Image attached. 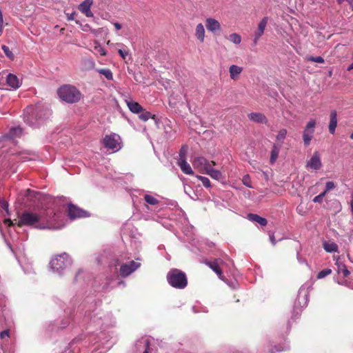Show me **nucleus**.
I'll use <instances>...</instances> for the list:
<instances>
[{
    "label": "nucleus",
    "instance_id": "1",
    "mask_svg": "<svg viewBox=\"0 0 353 353\" xmlns=\"http://www.w3.org/2000/svg\"><path fill=\"white\" fill-rule=\"evenodd\" d=\"M42 219L43 216L41 214H38L37 213L26 210L21 213L19 217L18 221L16 222L15 224L19 228L24 225L34 226L36 228L42 230L45 229L46 226L41 224L37 225L42 220Z\"/></svg>",
    "mask_w": 353,
    "mask_h": 353
},
{
    "label": "nucleus",
    "instance_id": "2",
    "mask_svg": "<svg viewBox=\"0 0 353 353\" xmlns=\"http://www.w3.org/2000/svg\"><path fill=\"white\" fill-rule=\"evenodd\" d=\"M59 97L68 103H76L79 102L82 94L80 91L74 85H63L57 90Z\"/></svg>",
    "mask_w": 353,
    "mask_h": 353
},
{
    "label": "nucleus",
    "instance_id": "3",
    "mask_svg": "<svg viewBox=\"0 0 353 353\" xmlns=\"http://www.w3.org/2000/svg\"><path fill=\"white\" fill-rule=\"evenodd\" d=\"M168 283L176 289H184L188 285V278L185 273L181 270L173 268L167 274Z\"/></svg>",
    "mask_w": 353,
    "mask_h": 353
},
{
    "label": "nucleus",
    "instance_id": "4",
    "mask_svg": "<svg viewBox=\"0 0 353 353\" xmlns=\"http://www.w3.org/2000/svg\"><path fill=\"white\" fill-rule=\"evenodd\" d=\"M70 258L69 255L64 252L61 254L57 255L50 261L51 268L55 271L63 270L68 264L70 263Z\"/></svg>",
    "mask_w": 353,
    "mask_h": 353
},
{
    "label": "nucleus",
    "instance_id": "5",
    "mask_svg": "<svg viewBox=\"0 0 353 353\" xmlns=\"http://www.w3.org/2000/svg\"><path fill=\"white\" fill-rule=\"evenodd\" d=\"M120 137L117 134L105 135L103 139V145L106 148L117 150L119 147Z\"/></svg>",
    "mask_w": 353,
    "mask_h": 353
},
{
    "label": "nucleus",
    "instance_id": "6",
    "mask_svg": "<svg viewBox=\"0 0 353 353\" xmlns=\"http://www.w3.org/2000/svg\"><path fill=\"white\" fill-rule=\"evenodd\" d=\"M141 265L140 263H137L134 261H131L128 263L121 264L119 269V274L121 277H127Z\"/></svg>",
    "mask_w": 353,
    "mask_h": 353
},
{
    "label": "nucleus",
    "instance_id": "7",
    "mask_svg": "<svg viewBox=\"0 0 353 353\" xmlns=\"http://www.w3.org/2000/svg\"><path fill=\"white\" fill-rule=\"evenodd\" d=\"M204 263L211 268L221 280H224V275L221 269V265L224 264V262L220 259H215L213 261L205 260Z\"/></svg>",
    "mask_w": 353,
    "mask_h": 353
},
{
    "label": "nucleus",
    "instance_id": "8",
    "mask_svg": "<svg viewBox=\"0 0 353 353\" xmlns=\"http://www.w3.org/2000/svg\"><path fill=\"white\" fill-rule=\"evenodd\" d=\"M68 215L71 219H74L76 218L85 217L87 216V213L85 211L80 209L77 206L73 204H69Z\"/></svg>",
    "mask_w": 353,
    "mask_h": 353
},
{
    "label": "nucleus",
    "instance_id": "9",
    "mask_svg": "<svg viewBox=\"0 0 353 353\" xmlns=\"http://www.w3.org/2000/svg\"><path fill=\"white\" fill-rule=\"evenodd\" d=\"M306 166L316 170L321 168L322 163L318 152H315L311 159L307 161Z\"/></svg>",
    "mask_w": 353,
    "mask_h": 353
},
{
    "label": "nucleus",
    "instance_id": "10",
    "mask_svg": "<svg viewBox=\"0 0 353 353\" xmlns=\"http://www.w3.org/2000/svg\"><path fill=\"white\" fill-rule=\"evenodd\" d=\"M93 4L92 0H84L79 6V10L88 17H92V12L90 10L92 5Z\"/></svg>",
    "mask_w": 353,
    "mask_h": 353
},
{
    "label": "nucleus",
    "instance_id": "11",
    "mask_svg": "<svg viewBox=\"0 0 353 353\" xmlns=\"http://www.w3.org/2000/svg\"><path fill=\"white\" fill-rule=\"evenodd\" d=\"M209 161L203 157H195L192 161V165L195 169L202 174H204V168Z\"/></svg>",
    "mask_w": 353,
    "mask_h": 353
},
{
    "label": "nucleus",
    "instance_id": "12",
    "mask_svg": "<svg viewBox=\"0 0 353 353\" xmlns=\"http://www.w3.org/2000/svg\"><path fill=\"white\" fill-rule=\"evenodd\" d=\"M248 117L250 121L258 123L267 124L268 121L265 115L261 112H252Z\"/></svg>",
    "mask_w": 353,
    "mask_h": 353
},
{
    "label": "nucleus",
    "instance_id": "13",
    "mask_svg": "<svg viewBox=\"0 0 353 353\" xmlns=\"http://www.w3.org/2000/svg\"><path fill=\"white\" fill-rule=\"evenodd\" d=\"M181 159H179L178 162V165L180 167L182 172L186 174L192 175L194 174V172L190 165V164L186 161V160L184 158H182L181 153L180 154Z\"/></svg>",
    "mask_w": 353,
    "mask_h": 353
},
{
    "label": "nucleus",
    "instance_id": "14",
    "mask_svg": "<svg viewBox=\"0 0 353 353\" xmlns=\"http://www.w3.org/2000/svg\"><path fill=\"white\" fill-rule=\"evenodd\" d=\"M247 218L249 221L258 223L261 226H265L268 224V221L266 219L261 217L256 214L249 213L247 215Z\"/></svg>",
    "mask_w": 353,
    "mask_h": 353
},
{
    "label": "nucleus",
    "instance_id": "15",
    "mask_svg": "<svg viewBox=\"0 0 353 353\" xmlns=\"http://www.w3.org/2000/svg\"><path fill=\"white\" fill-rule=\"evenodd\" d=\"M6 82L9 86L13 89L20 87L19 80L17 77L13 74H9L6 77Z\"/></svg>",
    "mask_w": 353,
    "mask_h": 353
},
{
    "label": "nucleus",
    "instance_id": "16",
    "mask_svg": "<svg viewBox=\"0 0 353 353\" xmlns=\"http://www.w3.org/2000/svg\"><path fill=\"white\" fill-rule=\"evenodd\" d=\"M337 125V114L335 110H332L330 113V121L329 124V132L333 134Z\"/></svg>",
    "mask_w": 353,
    "mask_h": 353
},
{
    "label": "nucleus",
    "instance_id": "17",
    "mask_svg": "<svg viewBox=\"0 0 353 353\" xmlns=\"http://www.w3.org/2000/svg\"><path fill=\"white\" fill-rule=\"evenodd\" d=\"M90 45L91 48H92V51L95 54H100L101 56L106 55V50L101 46V45L97 41H94L93 43Z\"/></svg>",
    "mask_w": 353,
    "mask_h": 353
},
{
    "label": "nucleus",
    "instance_id": "18",
    "mask_svg": "<svg viewBox=\"0 0 353 353\" xmlns=\"http://www.w3.org/2000/svg\"><path fill=\"white\" fill-rule=\"evenodd\" d=\"M323 249L329 253L338 252V245L333 241H325L323 243Z\"/></svg>",
    "mask_w": 353,
    "mask_h": 353
},
{
    "label": "nucleus",
    "instance_id": "19",
    "mask_svg": "<svg viewBox=\"0 0 353 353\" xmlns=\"http://www.w3.org/2000/svg\"><path fill=\"white\" fill-rule=\"evenodd\" d=\"M127 105L129 110L133 113H140L143 111L142 106L137 102L130 101H127Z\"/></svg>",
    "mask_w": 353,
    "mask_h": 353
},
{
    "label": "nucleus",
    "instance_id": "20",
    "mask_svg": "<svg viewBox=\"0 0 353 353\" xmlns=\"http://www.w3.org/2000/svg\"><path fill=\"white\" fill-rule=\"evenodd\" d=\"M266 23H259L258 29L254 32V45L257 44L258 40L263 35Z\"/></svg>",
    "mask_w": 353,
    "mask_h": 353
},
{
    "label": "nucleus",
    "instance_id": "21",
    "mask_svg": "<svg viewBox=\"0 0 353 353\" xmlns=\"http://www.w3.org/2000/svg\"><path fill=\"white\" fill-rule=\"evenodd\" d=\"M243 68L236 65H232L229 68L230 76L232 79H236V77L241 73Z\"/></svg>",
    "mask_w": 353,
    "mask_h": 353
},
{
    "label": "nucleus",
    "instance_id": "22",
    "mask_svg": "<svg viewBox=\"0 0 353 353\" xmlns=\"http://www.w3.org/2000/svg\"><path fill=\"white\" fill-rule=\"evenodd\" d=\"M195 35L201 42H203L205 37V29L202 23H199L196 26Z\"/></svg>",
    "mask_w": 353,
    "mask_h": 353
},
{
    "label": "nucleus",
    "instance_id": "23",
    "mask_svg": "<svg viewBox=\"0 0 353 353\" xmlns=\"http://www.w3.org/2000/svg\"><path fill=\"white\" fill-rule=\"evenodd\" d=\"M279 151H280V147L274 144V145L272 146V151H271V155H270V163L272 164L276 161V160L278 158Z\"/></svg>",
    "mask_w": 353,
    "mask_h": 353
},
{
    "label": "nucleus",
    "instance_id": "24",
    "mask_svg": "<svg viewBox=\"0 0 353 353\" xmlns=\"http://www.w3.org/2000/svg\"><path fill=\"white\" fill-rule=\"evenodd\" d=\"M97 71L101 74L105 76V77L108 80H112L113 79V74L112 71L110 69L108 68H100L97 69Z\"/></svg>",
    "mask_w": 353,
    "mask_h": 353
},
{
    "label": "nucleus",
    "instance_id": "25",
    "mask_svg": "<svg viewBox=\"0 0 353 353\" xmlns=\"http://www.w3.org/2000/svg\"><path fill=\"white\" fill-rule=\"evenodd\" d=\"M22 134V129L21 128H12L10 129L9 132V137L11 139H14L16 137H19Z\"/></svg>",
    "mask_w": 353,
    "mask_h": 353
},
{
    "label": "nucleus",
    "instance_id": "26",
    "mask_svg": "<svg viewBox=\"0 0 353 353\" xmlns=\"http://www.w3.org/2000/svg\"><path fill=\"white\" fill-rule=\"evenodd\" d=\"M314 130H312L310 132L305 131L303 132V139L304 141V144L305 145H308L312 140L314 134Z\"/></svg>",
    "mask_w": 353,
    "mask_h": 353
},
{
    "label": "nucleus",
    "instance_id": "27",
    "mask_svg": "<svg viewBox=\"0 0 353 353\" xmlns=\"http://www.w3.org/2000/svg\"><path fill=\"white\" fill-rule=\"evenodd\" d=\"M208 175L212 179L217 180V181H219L223 178L222 173L218 170H210Z\"/></svg>",
    "mask_w": 353,
    "mask_h": 353
},
{
    "label": "nucleus",
    "instance_id": "28",
    "mask_svg": "<svg viewBox=\"0 0 353 353\" xmlns=\"http://www.w3.org/2000/svg\"><path fill=\"white\" fill-rule=\"evenodd\" d=\"M139 119L143 121H147L150 118L154 119L155 115L152 114L150 112L148 111H142L140 112Z\"/></svg>",
    "mask_w": 353,
    "mask_h": 353
},
{
    "label": "nucleus",
    "instance_id": "29",
    "mask_svg": "<svg viewBox=\"0 0 353 353\" xmlns=\"http://www.w3.org/2000/svg\"><path fill=\"white\" fill-rule=\"evenodd\" d=\"M196 178L202 182L203 185L205 188H208L211 187V182H210V181L209 180L208 178H207L205 176H200V175H197Z\"/></svg>",
    "mask_w": 353,
    "mask_h": 353
},
{
    "label": "nucleus",
    "instance_id": "30",
    "mask_svg": "<svg viewBox=\"0 0 353 353\" xmlns=\"http://www.w3.org/2000/svg\"><path fill=\"white\" fill-rule=\"evenodd\" d=\"M144 199L146 203H148V204H150V205H154L159 203V201L155 197H154L151 195H149V194H145L144 196Z\"/></svg>",
    "mask_w": 353,
    "mask_h": 353
},
{
    "label": "nucleus",
    "instance_id": "31",
    "mask_svg": "<svg viewBox=\"0 0 353 353\" xmlns=\"http://www.w3.org/2000/svg\"><path fill=\"white\" fill-rule=\"evenodd\" d=\"M1 49H2V50L3 51V52L5 53L6 56L8 58H9L11 60L14 59V56L13 53L12 52V51L10 50V48L8 46H6L5 45H3L1 46Z\"/></svg>",
    "mask_w": 353,
    "mask_h": 353
},
{
    "label": "nucleus",
    "instance_id": "32",
    "mask_svg": "<svg viewBox=\"0 0 353 353\" xmlns=\"http://www.w3.org/2000/svg\"><path fill=\"white\" fill-rule=\"evenodd\" d=\"M229 40L236 44H239L241 41V38L238 34L233 33L230 35Z\"/></svg>",
    "mask_w": 353,
    "mask_h": 353
},
{
    "label": "nucleus",
    "instance_id": "33",
    "mask_svg": "<svg viewBox=\"0 0 353 353\" xmlns=\"http://www.w3.org/2000/svg\"><path fill=\"white\" fill-rule=\"evenodd\" d=\"M207 30L212 32H216L220 29V23H208Z\"/></svg>",
    "mask_w": 353,
    "mask_h": 353
},
{
    "label": "nucleus",
    "instance_id": "34",
    "mask_svg": "<svg viewBox=\"0 0 353 353\" xmlns=\"http://www.w3.org/2000/svg\"><path fill=\"white\" fill-rule=\"evenodd\" d=\"M331 272H332V270L329 268L323 270L318 273L317 279H323V278L325 277L326 276L330 274Z\"/></svg>",
    "mask_w": 353,
    "mask_h": 353
},
{
    "label": "nucleus",
    "instance_id": "35",
    "mask_svg": "<svg viewBox=\"0 0 353 353\" xmlns=\"http://www.w3.org/2000/svg\"><path fill=\"white\" fill-rule=\"evenodd\" d=\"M307 60L312 62L319 63H323L325 62V60L321 57H312L309 56L307 57Z\"/></svg>",
    "mask_w": 353,
    "mask_h": 353
},
{
    "label": "nucleus",
    "instance_id": "36",
    "mask_svg": "<svg viewBox=\"0 0 353 353\" xmlns=\"http://www.w3.org/2000/svg\"><path fill=\"white\" fill-rule=\"evenodd\" d=\"M287 130L285 129L281 130L276 135V140L283 141L285 139Z\"/></svg>",
    "mask_w": 353,
    "mask_h": 353
},
{
    "label": "nucleus",
    "instance_id": "37",
    "mask_svg": "<svg viewBox=\"0 0 353 353\" xmlns=\"http://www.w3.org/2000/svg\"><path fill=\"white\" fill-rule=\"evenodd\" d=\"M316 125V121L314 119H311L306 125L305 128V131L310 132L312 130H314Z\"/></svg>",
    "mask_w": 353,
    "mask_h": 353
},
{
    "label": "nucleus",
    "instance_id": "38",
    "mask_svg": "<svg viewBox=\"0 0 353 353\" xmlns=\"http://www.w3.org/2000/svg\"><path fill=\"white\" fill-rule=\"evenodd\" d=\"M336 187L335 183L333 181H327L325 184L326 191H330Z\"/></svg>",
    "mask_w": 353,
    "mask_h": 353
},
{
    "label": "nucleus",
    "instance_id": "39",
    "mask_svg": "<svg viewBox=\"0 0 353 353\" xmlns=\"http://www.w3.org/2000/svg\"><path fill=\"white\" fill-rule=\"evenodd\" d=\"M9 336H10V330H3L0 332V339H5L6 337L8 338Z\"/></svg>",
    "mask_w": 353,
    "mask_h": 353
},
{
    "label": "nucleus",
    "instance_id": "40",
    "mask_svg": "<svg viewBox=\"0 0 353 353\" xmlns=\"http://www.w3.org/2000/svg\"><path fill=\"white\" fill-rule=\"evenodd\" d=\"M204 173L207 174L208 175L209 174V171L210 170H214V169L213 168V166L211 165V163H210V161L208 163V165H206V166L204 168Z\"/></svg>",
    "mask_w": 353,
    "mask_h": 353
},
{
    "label": "nucleus",
    "instance_id": "41",
    "mask_svg": "<svg viewBox=\"0 0 353 353\" xmlns=\"http://www.w3.org/2000/svg\"><path fill=\"white\" fill-rule=\"evenodd\" d=\"M119 54L123 59H125L126 56L128 54V52L126 50H123L119 49L118 50Z\"/></svg>",
    "mask_w": 353,
    "mask_h": 353
},
{
    "label": "nucleus",
    "instance_id": "42",
    "mask_svg": "<svg viewBox=\"0 0 353 353\" xmlns=\"http://www.w3.org/2000/svg\"><path fill=\"white\" fill-rule=\"evenodd\" d=\"M145 345V350L143 353H149V349H150V341L148 339H145L144 341Z\"/></svg>",
    "mask_w": 353,
    "mask_h": 353
},
{
    "label": "nucleus",
    "instance_id": "43",
    "mask_svg": "<svg viewBox=\"0 0 353 353\" xmlns=\"http://www.w3.org/2000/svg\"><path fill=\"white\" fill-rule=\"evenodd\" d=\"M76 12H73L71 14H67V19L69 21H73L75 19L74 16L76 15Z\"/></svg>",
    "mask_w": 353,
    "mask_h": 353
},
{
    "label": "nucleus",
    "instance_id": "44",
    "mask_svg": "<svg viewBox=\"0 0 353 353\" xmlns=\"http://www.w3.org/2000/svg\"><path fill=\"white\" fill-rule=\"evenodd\" d=\"M323 199L319 194L313 199V202L320 203L323 201Z\"/></svg>",
    "mask_w": 353,
    "mask_h": 353
},
{
    "label": "nucleus",
    "instance_id": "45",
    "mask_svg": "<svg viewBox=\"0 0 353 353\" xmlns=\"http://www.w3.org/2000/svg\"><path fill=\"white\" fill-rule=\"evenodd\" d=\"M337 1L340 3H341L342 2L345 1V0H337ZM345 1L348 2V3L351 6L352 9L353 10V0H345Z\"/></svg>",
    "mask_w": 353,
    "mask_h": 353
},
{
    "label": "nucleus",
    "instance_id": "46",
    "mask_svg": "<svg viewBox=\"0 0 353 353\" xmlns=\"http://www.w3.org/2000/svg\"><path fill=\"white\" fill-rule=\"evenodd\" d=\"M270 239L272 244L273 245H274L276 244V239L273 234L270 236Z\"/></svg>",
    "mask_w": 353,
    "mask_h": 353
},
{
    "label": "nucleus",
    "instance_id": "47",
    "mask_svg": "<svg viewBox=\"0 0 353 353\" xmlns=\"http://www.w3.org/2000/svg\"><path fill=\"white\" fill-rule=\"evenodd\" d=\"M5 223H6L8 226H12V225H14L12 221L10 220V219H6L5 220Z\"/></svg>",
    "mask_w": 353,
    "mask_h": 353
},
{
    "label": "nucleus",
    "instance_id": "48",
    "mask_svg": "<svg viewBox=\"0 0 353 353\" xmlns=\"http://www.w3.org/2000/svg\"><path fill=\"white\" fill-rule=\"evenodd\" d=\"M343 274L344 276H347L350 274V272L348 270L345 269L343 271Z\"/></svg>",
    "mask_w": 353,
    "mask_h": 353
},
{
    "label": "nucleus",
    "instance_id": "49",
    "mask_svg": "<svg viewBox=\"0 0 353 353\" xmlns=\"http://www.w3.org/2000/svg\"><path fill=\"white\" fill-rule=\"evenodd\" d=\"M116 30H120L122 28L121 23H114Z\"/></svg>",
    "mask_w": 353,
    "mask_h": 353
},
{
    "label": "nucleus",
    "instance_id": "50",
    "mask_svg": "<svg viewBox=\"0 0 353 353\" xmlns=\"http://www.w3.org/2000/svg\"><path fill=\"white\" fill-rule=\"evenodd\" d=\"M248 179V176H245L244 178H243V183L248 186V187H251L250 185H249L247 182H245V179Z\"/></svg>",
    "mask_w": 353,
    "mask_h": 353
},
{
    "label": "nucleus",
    "instance_id": "51",
    "mask_svg": "<svg viewBox=\"0 0 353 353\" xmlns=\"http://www.w3.org/2000/svg\"><path fill=\"white\" fill-rule=\"evenodd\" d=\"M327 192L328 191H326V190H325V191L321 193L319 195L323 199V197L325 196Z\"/></svg>",
    "mask_w": 353,
    "mask_h": 353
},
{
    "label": "nucleus",
    "instance_id": "52",
    "mask_svg": "<svg viewBox=\"0 0 353 353\" xmlns=\"http://www.w3.org/2000/svg\"><path fill=\"white\" fill-rule=\"evenodd\" d=\"M206 22L210 23V22H217V21L216 20H214V19L209 18V19H207Z\"/></svg>",
    "mask_w": 353,
    "mask_h": 353
},
{
    "label": "nucleus",
    "instance_id": "53",
    "mask_svg": "<svg viewBox=\"0 0 353 353\" xmlns=\"http://www.w3.org/2000/svg\"><path fill=\"white\" fill-rule=\"evenodd\" d=\"M350 207H351L352 213L353 214V199H352V201L350 202Z\"/></svg>",
    "mask_w": 353,
    "mask_h": 353
},
{
    "label": "nucleus",
    "instance_id": "54",
    "mask_svg": "<svg viewBox=\"0 0 353 353\" xmlns=\"http://www.w3.org/2000/svg\"><path fill=\"white\" fill-rule=\"evenodd\" d=\"M3 29V23H0V35L1 34Z\"/></svg>",
    "mask_w": 353,
    "mask_h": 353
},
{
    "label": "nucleus",
    "instance_id": "55",
    "mask_svg": "<svg viewBox=\"0 0 353 353\" xmlns=\"http://www.w3.org/2000/svg\"><path fill=\"white\" fill-rule=\"evenodd\" d=\"M0 22H3V15L1 10H0Z\"/></svg>",
    "mask_w": 353,
    "mask_h": 353
},
{
    "label": "nucleus",
    "instance_id": "56",
    "mask_svg": "<svg viewBox=\"0 0 353 353\" xmlns=\"http://www.w3.org/2000/svg\"><path fill=\"white\" fill-rule=\"evenodd\" d=\"M210 163H211V165H212V166H214V165H216V163H215V161H210Z\"/></svg>",
    "mask_w": 353,
    "mask_h": 353
},
{
    "label": "nucleus",
    "instance_id": "57",
    "mask_svg": "<svg viewBox=\"0 0 353 353\" xmlns=\"http://www.w3.org/2000/svg\"><path fill=\"white\" fill-rule=\"evenodd\" d=\"M119 259L115 260V264H114V265H115V266H117V265H119Z\"/></svg>",
    "mask_w": 353,
    "mask_h": 353
},
{
    "label": "nucleus",
    "instance_id": "58",
    "mask_svg": "<svg viewBox=\"0 0 353 353\" xmlns=\"http://www.w3.org/2000/svg\"><path fill=\"white\" fill-rule=\"evenodd\" d=\"M90 64H91L92 67H94V62L93 61H92V60H91V61H90Z\"/></svg>",
    "mask_w": 353,
    "mask_h": 353
},
{
    "label": "nucleus",
    "instance_id": "59",
    "mask_svg": "<svg viewBox=\"0 0 353 353\" xmlns=\"http://www.w3.org/2000/svg\"><path fill=\"white\" fill-rule=\"evenodd\" d=\"M8 203H4L3 205V208L6 209V208H8Z\"/></svg>",
    "mask_w": 353,
    "mask_h": 353
},
{
    "label": "nucleus",
    "instance_id": "60",
    "mask_svg": "<svg viewBox=\"0 0 353 353\" xmlns=\"http://www.w3.org/2000/svg\"><path fill=\"white\" fill-rule=\"evenodd\" d=\"M350 139L353 140V132L350 136Z\"/></svg>",
    "mask_w": 353,
    "mask_h": 353
},
{
    "label": "nucleus",
    "instance_id": "61",
    "mask_svg": "<svg viewBox=\"0 0 353 353\" xmlns=\"http://www.w3.org/2000/svg\"><path fill=\"white\" fill-rule=\"evenodd\" d=\"M63 30H64V28H61V30H60V31H61V32H63Z\"/></svg>",
    "mask_w": 353,
    "mask_h": 353
},
{
    "label": "nucleus",
    "instance_id": "62",
    "mask_svg": "<svg viewBox=\"0 0 353 353\" xmlns=\"http://www.w3.org/2000/svg\"><path fill=\"white\" fill-rule=\"evenodd\" d=\"M352 196H353V192H352Z\"/></svg>",
    "mask_w": 353,
    "mask_h": 353
}]
</instances>
